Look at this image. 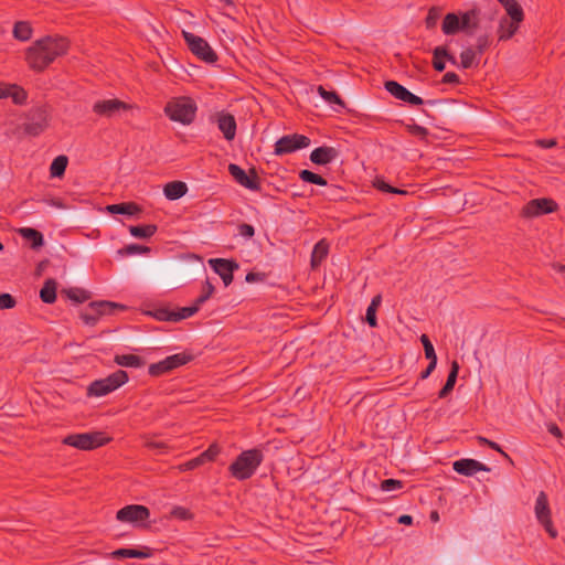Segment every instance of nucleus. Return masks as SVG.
Masks as SVG:
<instances>
[{"mask_svg": "<svg viewBox=\"0 0 565 565\" xmlns=\"http://www.w3.org/2000/svg\"><path fill=\"white\" fill-rule=\"evenodd\" d=\"M424 351H425V356H426L427 360H429V361H437V355H436V352H435L433 343L429 344V345H426L424 348Z\"/></svg>", "mask_w": 565, "mask_h": 565, "instance_id": "57", "label": "nucleus"}, {"mask_svg": "<svg viewBox=\"0 0 565 565\" xmlns=\"http://www.w3.org/2000/svg\"><path fill=\"white\" fill-rule=\"evenodd\" d=\"M487 45H488V38L487 36H480L478 39V51H479L480 54L483 52V50L487 47Z\"/></svg>", "mask_w": 565, "mask_h": 565, "instance_id": "61", "label": "nucleus"}, {"mask_svg": "<svg viewBox=\"0 0 565 565\" xmlns=\"http://www.w3.org/2000/svg\"><path fill=\"white\" fill-rule=\"evenodd\" d=\"M340 156V152L334 147L329 146H322L313 149L310 153V160L315 164L319 166H327L331 162H333L338 157Z\"/></svg>", "mask_w": 565, "mask_h": 565, "instance_id": "19", "label": "nucleus"}, {"mask_svg": "<svg viewBox=\"0 0 565 565\" xmlns=\"http://www.w3.org/2000/svg\"><path fill=\"white\" fill-rule=\"evenodd\" d=\"M153 554L150 547L143 546L141 548H118L109 554L113 559L121 558H149Z\"/></svg>", "mask_w": 565, "mask_h": 565, "instance_id": "23", "label": "nucleus"}, {"mask_svg": "<svg viewBox=\"0 0 565 565\" xmlns=\"http://www.w3.org/2000/svg\"><path fill=\"white\" fill-rule=\"evenodd\" d=\"M202 465H203L202 459L200 458V456H198V457L180 465L179 469L181 471H189V470H193Z\"/></svg>", "mask_w": 565, "mask_h": 565, "instance_id": "50", "label": "nucleus"}, {"mask_svg": "<svg viewBox=\"0 0 565 565\" xmlns=\"http://www.w3.org/2000/svg\"><path fill=\"white\" fill-rule=\"evenodd\" d=\"M459 82H460L459 76L454 72H448L443 77V83H445V84L455 85V84H459Z\"/></svg>", "mask_w": 565, "mask_h": 565, "instance_id": "54", "label": "nucleus"}, {"mask_svg": "<svg viewBox=\"0 0 565 565\" xmlns=\"http://www.w3.org/2000/svg\"><path fill=\"white\" fill-rule=\"evenodd\" d=\"M434 60L433 66L437 72H443L445 70V62L447 60L451 64L456 65L457 61L455 56L448 53V50L445 46H437L433 51Z\"/></svg>", "mask_w": 565, "mask_h": 565, "instance_id": "24", "label": "nucleus"}, {"mask_svg": "<svg viewBox=\"0 0 565 565\" xmlns=\"http://www.w3.org/2000/svg\"><path fill=\"white\" fill-rule=\"evenodd\" d=\"M172 515L180 520H188V519H190L191 513L189 512V510H186L182 507H178L172 510Z\"/></svg>", "mask_w": 565, "mask_h": 565, "instance_id": "52", "label": "nucleus"}, {"mask_svg": "<svg viewBox=\"0 0 565 565\" xmlns=\"http://www.w3.org/2000/svg\"><path fill=\"white\" fill-rule=\"evenodd\" d=\"M520 23L521 22H516V21L508 19V18H502L500 20L499 30H498L499 40L505 41V40L511 39L519 30Z\"/></svg>", "mask_w": 565, "mask_h": 565, "instance_id": "26", "label": "nucleus"}, {"mask_svg": "<svg viewBox=\"0 0 565 565\" xmlns=\"http://www.w3.org/2000/svg\"><path fill=\"white\" fill-rule=\"evenodd\" d=\"M558 205L553 199L540 198L530 200L521 210V216L525 218H533L544 214L553 213L557 210Z\"/></svg>", "mask_w": 565, "mask_h": 565, "instance_id": "12", "label": "nucleus"}, {"mask_svg": "<svg viewBox=\"0 0 565 565\" xmlns=\"http://www.w3.org/2000/svg\"><path fill=\"white\" fill-rule=\"evenodd\" d=\"M110 440L102 431L72 434L63 439V444L81 450H93L106 445Z\"/></svg>", "mask_w": 565, "mask_h": 565, "instance_id": "5", "label": "nucleus"}, {"mask_svg": "<svg viewBox=\"0 0 565 565\" xmlns=\"http://www.w3.org/2000/svg\"><path fill=\"white\" fill-rule=\"evenodd\" d=\"M68 50V41L62 36H45L36 40L25 52L29 66L38 72L44 71L56 57Z\"/></svg>", "mask_w": 565, "mask_h": 565, "instance_id": "1", "label": "nucleus"}, {"mask_svg": "<svg viewBox=\"0 0 565 565\" xmlns=\"http://www.w3.org/2000/svg\"><path fill=\"white\" fill-rule=\"evenodd\" d=\"M537 143L543 148H553L556 146L555 139H541L537 141Z\"/></svg>", "mask_w": 565, "mask_h": 565, "instance_id": "60", "label": "nucleus"}, {"mask_svg": "<svg viewBox=\"0 0 565 565\" xmlns=\"http://www.w3.org/2000/svg\"><path fill=\"white\" fill-rule=\"evenodd\" d=\"M310 145V139L305 135H286L279 138L275 143V154L284 156L295 152L299 149L307 148Z\"/></svg>", "mask_w": 565, "mask_h": 565, "instance_id": "13", "label": "nucleus"}, {"mask_svg": "<svg viewBox=\"0 0 565 565\" xmlns=\"http://www.w3.org/2000/svg\"><path fill=\"white\" fill-rule=\"evenodd\" d=\"M188 191V186L182 181H172L164 185L163 193L168 200H178Z\"/></svg>", "mask_w": 565, "mask_h": 565, "instance_id": "27", "label": "nucleus"}, {"mask_svg": "<svg viewBox=\"0 0 565 565\" xmlns=\"http://www.w3.org/2000/svg\"><path fill=\"white\" fill-rule=\"evenodd\" d=\"M216 124L226 140L231 141L235 138L236 120L233 115L224 111L218 113L216 115Z\"/></svg>", "mask_w": 565, "mask_h": 565, "instance_id": "22", "label": "nucleus"}, {"mask_svg": "<svg viewBox=\"0 0 565 565\" xmlns=\"http://www.w3.org/2000/svg\"><path fill=\"white\" fill-rule=\"evenodd\" d=\"M264 460L260 449L253 448L242 451L230 465L228 471L237 480L249 479Z\"/></svg>", "mask_w": 565, "mask_h": 565, "instance_id": "2", "label": "nucleus"}, {"mask_svg": "<svg viewBox=\"0 0 565 565\" xmlns=\"http://www.w3.org/2000/svg\"><path fill=\"white\" fill-rule=\"evenodd\" d=\"M477 26V18L475 11H469L459 18L456 13H448L445 15L441 30L446 35L456 34L460 30L471 31Z\"/></svg>", "mask_w": 565, "mask_h": 565, "instance_id": "6", "label": "nucleus"}, {"mask_svg": "<svg viewBox=\"0 0 565 565\" xmlns=\"http://www.w3.org/2000/svg\"><path fill=\"white\" fill-rule=\"evenodd\" d=\"M132 106L117 98L99 99L94 103L93 111L98 117L113 118L118 116L121 111L131 109Z\"/></svg>", "mask_w": 565, "mask_h": 565, "instance_id": "14", "label": "nucleus"}, {"mask_svg": "<svg viewBox=\"0 0 565 565\" xmlns=\"http://www.w3.org/2000/svg\"><path fill=\"white\" fill-rule=\"evenodd\" d=\"M399 524L411 525L413 523V518L408 514H403L398 518Z\"/></svg>", "mask_w": 565, "mask_h": 565, "instance_id": "63", "label": "nucleus"}, {"mask_svg": "<svg viewBox=\"0 0 565 565\" xmlns=\"http://www.w3.org/2000/svg\"><path fill=\"white\" fill-rule=\"evenodd\" d=\"M196 110L195 102L186 96L174 97L170 99L164 107V114L172 121H178L183 125H190L194 120Z\"/></svg>", "mask_w": 565, "mask_h": 565, "instance_id": "3", "label": "nucleus"}, {"mask_svg": "<svg viewBox=\"0 0 565 565\" xmlns=\"http://www.w3.org/2000/svg\"><path fill=\"white\" fill-rule=\"evenodd\" d=\"M534 512L539 523L545 529L551 537L555 539L557 536V531L553 525L548 499L544 491H541L536 498Z\"/></svg>", "mask_w": 565, "mask_h": 565, "instance_id": "11", "label": "nucleus"}, {"mask_svg": "<svg viewBox=\"0 0 565 565\" xmlns=\"http://www.w3.org/2000/svg\"><path fill=\"white\" fill-rule=\"evenodd\" d=\"M381 300H382L381 296L376 295L372 299L371 303L369 305V307L366 309L365 319H366V322L369 323L370 327H376V324H377L376 310H377V307L381 303Z\"/></svg>", "mask_w": 565, "mask_h": 565, "instance_id": "36", "label": "nucleus"}, {"mask_svg": "<svg viewBox=\"0 0 565 565\" xmlns=\"http://www.w3.org/2000/svg\"><path fill=\"white\" fill-rule=\"evenodd\" d=\"M214 286L210 280H206L202 287V294L195 299L196 305L200 307L213 295Z\"/></svg>", "mask_w": 565, "mask_h": 565, "instance_id": "45", "label": "nucleus"}, {"mask_svg": "<svg viewBox=\"0 0 565 565\" xmlns=\"http://www.w3.org/2000/svg\"><path fill=\"white\" fill-rule=\"evenodd\" d=\"M257 277H258V275H257V274H255V273H248V274L246 275V278H245V279H246V281H247V282H254V281H256Z\"/></svg>", "mask_w": 565, "mask_h": 565, "instance_id": "64", "label": "nucleus"}, {"mask_svg": "<svg viewBox=\"0 0 565 565\" xmlns=\"http://www.w3.org/2000/svg\"><path fill=\"white\" fill-rule=\"evenodd\" d=\"M329 254V244L326 242V239L319 241L311 253V260L310 265L312 269H317L321 263L327 258Z\"/></svg>", "mask_w": 565, "mask_h": 565, "instance_id": "25", "label": "nucleus"}, {"mask_svg": "<svg viewBox=\"0 0 565 565\" xmlns=\"http://www.w3.org/2000/svg\"><path fill=\"white\" fill-rule=\"evenodd\" d=\"M192 360V355L185 352L177 353L166 359L152 363L148 367V373L151 376H161L166 373H169L182 365H185Z\"/></svg>", "mask_w": 565, "mask_h": 565, "instance_id": "9", "label": "nucleus"}, {"mask_svg": "<svg viewBox=\"0 0 565 565\" xmlns=\"http://www.w3.org/2000/svg\"><path fill=\"white\" fill-rule=\"evenodd\" d=\"M402 487H403L402 481L396 480V479H385L381 483V490H383L385 492L395 491V490L401 489Z\"/></svg>", "mask_w": 565, "mask_h": 565, "instance_id": "47", "label": "nucleus"}, {"mask_svg": "<svg viewBox=\"0 0 565 565\" xmlns=\"http://www.w3.org/2000/svg\"><path fill=\"white\" fill-rule=\"evenodd\" d=\"M106 211L111 214L135 215L140 213L141 209L134 202H125L119 204L107 205Z\"/></svg>", "mask_w": 565, "mask_h": 565, "instance_id": "28", "label": "nucleus"}, {"mask_svg": "<svg viewBox=\"0 0 565 565\" xmlns=\"http://www.w3.org/2000/svg\"><path fill=\"white\" fill-rule=\"evenodd\" d=\"M452 468L456 472L470 477L479 471H490L482 462L475 459H460L454 462Z\"/></svg>", "mask_w": 565, "mask_h": 565, "instance_id": "20", "label": "nucleus"}, {"mask_svg": "<svg viewBox=\"0 0 565 565\" xmlns=\"http://www.w3.org/2000/svg\"><path fill=\"white\" fill-rule=\"evenodd\" d=\"M125 307L111 301H93L85 308L81 318L87 326H95L103 315H110L115 309H124Z\"/></svg>", "mask_w": 565, "mask_h": 565, "instance_id": "10", "label": "nucleus"}, {"mask_svg": "<svg viewBox=\"0 0 565 565\" xmlns=\"http://www.w3.org/2000/svg\"><path fill=\"white\" fill-rule=\"evenodd\" d=\"M17 305L14 297L10 294H0V309H12Z\"/></svg>", "mask_w": 565, "mask_h": 565, "instance_id": "48", "label": "nucleus"}, {"mask_svg": "<svg viewBox=\"0 0 565 565\" xmlns=\"http://www.w3.org/2000/svg\"><path fill=\"white\" fill-rule=\"evenodd\" d=\"M238 234L245 238H252L255 235V228L250 224L243 223L238 225Z\"/></svg>", "mask_w": 565, "mask_h": 565, "instance_id": "51", "label": "nucleus"}, {"mask_svg": "<svg viewBox=\"0 0 565 565\" xmlns=\"http://www.w3.org/2000/svg\"><path fill=\"white\" fill-rule=\"evenodd\" d=\"M477 64V52L468 47L460 54V65L462 68H470Z\"/></svg>", "mask_w": 565, "mask_h": 565, "instance_id": "39", "label": "nucleus"}, {"mask_svg": "<svg viewBox=\"0 0 565 565\" xmlns=\"http://www.w3.org/2000/svg\"><path fill=\"white\" fill-rule=\"evenodd\" d=\"M56 288L57 282L54 279H46L40 290L41 300L45 303H53L56 300Z\"/></svg>", "mask_w": 565, "mask_h": 565, "instance_id": "31", "label": "nucleus"}, {"mask_svg": "<svg viewBox=\"0 0 565 565\" xmlns=\"http://www.w3.org/2000/svg\"><path fill=\"white\" fill-rule=\"evenodd\" d=\"M65 292L75 302H84L89 299V294L82 288H70Z\"/></svg>", "mask_w": 565, "mask_h": 565, "instance_id": "43", "label": "nucleus"}, {"mask_svg": "<svg viewBox=\"0 0 565 565\" xmlns=\"http://www.w3.org/2000/svg\"><path fill=\"white\" fill-rule=\"evenodd\" d=\"M409 131L414 136H417V137H420V138L426 137L427 134H428V131H427V129L425 127L416 125V124L409 126Z\"/></svg>", "mask_w": 565, "mask_h": 565, "instance_id": "53", "label": "nucleus"}, {"mask_svg": "<svg viewBox=\"0 0 565 565\" xmlns=\"http://www.w3.org/2000/svg\"><path fill=\"white\" fill-rule=\"evenodd\" d=\"M157 232V226L153 224L130 226L129 233L137 238H149Z\"/></svg>", "mask_w": 565, "mask_h": 565, "instance_id": "35", "label": "nucleus"}, {"mask_svg": "<svg viewBox=\"0 0 565 565\" xmlns=\"http://www.w3.org/2000/svg\"><path fill=\"white\" fill-rule=\"evenodd\" d=\"M209 265L222 278L224 285L227 287L233 281V273L238 269V264L235 260L224 258H212Z\"/></svg>", "mask_w": 565, "mask_h": 565, "instance_id": "17", "label": "nucleus"}, {"mask_svg": "<svg viewBox=\"0 0 565 565\" xmlns=\"http://www.w3.org/2000/svg\"><path fill=\"white\" fill-rule=\"evenodd\" d=\"M128 382L126 371L117 370L105 379L96 380L87 388L89 396H105Z\"/></svg>", "mask_w": 565, "mask_h": 565, "instance_id": "4", "label": "nucleus"}, {"mask_svg": "<svg viewBox=\"0 0 565 565\" xmlns=\"http://www.w3.org/2000/svg\"><path fill=\"white\" fill-rule=\"evenodd\" d=\"M145 447L157 451L158 454H164L168 451L169 447L166 443L157 440L154 438H145Z\"/></svg>", "mask_w": 565, "mask_h": 565, "instance_id": "44", "label": "nucleus"}, {"mask_svg": "<svg viewBox=\"0 0 565 565\" xmlns=\"http://www.w3.org/2000/svg\"><path fill=\"white\" fill-rule=\"evenodd\" d=\"M150 516V511L145 505L130 504L117 511L116 519L124 523L143 522Z\"/></svg>", "mask_w": 565, "mask_h": 565, "instance_id": "15", "label": "nucleus"}, {"mask_svg": "<svg viewBox=\"0 0 565 565\" xmlns=\"http://www.w3.org/2000/svg\"><path fill=\"white\" fill-rule=\"evenodd\" d=\"M20 234L23 238L31 241L32 247L38 248L43 245L44 239L41 232L31 227L21 228Z\"/></svg>", "mask_w": 565, "mask_h": 565, "instance_id": "33", "label": "nucleus"}, {"mask_svg": "<svg viewBox=\"0 0 565 565\" xmlns=\"http://www.w3.org/2000/svg\"><path fill=\"white\" fill-rule=\"evenodd\" d=\"M228 172L234 178V180L242 186L252 191L259 190L260 185L258 177L254 170H252L250 175H248L239 166L231 163L228 166Z\"/></svg>", "mask_w": 565, "mask_h": 565, "instance_id": "18", "label": "nucleus"}, {"mask_svg": "<svg viewBox=\"0 0 565 565\" xmlns=\"http://www.w3.org/2000/svg\"><path fill=\"white\" fill-rule=\"evenodd\" d=\"M436 365H437V361H429V364L426 367V370L420 373V379L422 380L427 379L431 374V372L436 369Z\"/></svg>", "mask_w": 565, "mask_h": 565, "instance_id": "58", "label": "nucleus"}, {"mask_svg": "<svg viewBox=\"0 0 565 565\" xmlns=\"http://www.w3.org/2000/svg\"><path fill=\"white\" fill-rule=\"evenodd\" d=\"M199 309H200V306L196 305V302L194 301V303L192 306L183 307L178 310H173L174 316L172 319L174 322L181 321L183 319L190 318L193 315H195L199 311Z\"/></svg>", "mask_w": 565, "mask_h": 565, "instance_id": "38", "label": "nucleus"}, {"mask_svg": "<svg viewBox=\"0 0 565 565\" xmlns=\"http://www.w3.org/2000/svg\"><path fill=\"white\" fill-rule=\"evenodd\" d=\"M150 248L147 246L138 245V244H129L124 248L118 250V254L121 256H132L137 254H148Z\"/></svg>", "mask_w": 565, "mask_h": 565, "instance_id": "41", "label": "nucleus"}, {"mask_svg": "<svg viewBox=\"0 0 565 565\" xmlns=\"http://www.w3.org/2000/svg\"><path fill=\"white\" fill-rule=\"evenodd\" d=\"M116 364L125 367H141L145 365L142 358L136 354H116L114 358Z\"/></svg>", "mask_w": 565, "mask_h": 565, "instance_id": "30", "label": "nucleus"}, {"mask_svg": "<svg viewBox=\"0 0 565 565\" xmlns=\"http://www.w3.org/2000/svg\"><path fill=\"white\" fill-rule=\"evenodd\" d=\"M68 159L66 156L56 157L50 166V174L52 178H61L66 170Z\"/></svg>", "mask_w": 565, "mask_h": 565, "instance_id": "34", "label": "nucleus"}, {"mask_svg": "<svg viewBox=\"0 0 565 565\" xmlns=\"http://www.w3.org/2000/svg\"><path fill=\"white\" fill-rule=\"evenodd\" d=\"M12 33L14 39L26 42L32 38L33 30L29 22L18 21L14 23Z\"/></svg>", "mask_w": 565, "mask_h": 565, "instance_id": "32", "label": "nucleus"}, {"mask_svg": "<svg viewBox=\"0 0 565 565\" xmlns=\"http://www.w3.org/2000/svg\"><path fill=\"white\" fill-rule=\"evenodd\" d=\"M11 98L17 105H23L26 102V92L17 84H7L0 82V99Z\"/></svg>", "mask_w": 565, "mask_h": 565, "instance_id": "21", "label": "nucleus"}, {"mask_svg": "<svg viewBox=\"0 0 565 565\" xmlns=\"http://www.w3.org/2000/svg\"><path fill=\"white\" fill-rule=\"evenodd\" d=\"M50 109L47 106H36L29 110L26 121L24 122V131L31 136H39L49 126Z\"/></svg>", "mask_w": 565, "mask_h": 565, "instance_id": "7", "label": "nucleus"}, {"mask_svg": "<svg viewBox=\"0 0 565 565\" xmlns=\"http://www.w3.org/2000/svg\"><path fill=\"white\" fill-rule=\"evenodd\" d=\"M489 447L498 452H500L504 458H510L509 455L502 450V448L494 441L489 443Z\"/></svg>", "mask_w": 565, "mask_h": 565, "instance_id": "62", "label": "nucleus"}, {"mask_svg": "<svg viewBox=\"0 0 565 565\" xmlns=\"http://www.w3.org/2000/svg\"><path fill=\"white\" fill-rule=\"evenodd\" d=\"M182 35L190 51L200 60L206 63H214L217 61L216 53L203 38L194 35L188 31H182Z\"/></svg>", "mask_w": 565, "mask_h": 565, "instance_id": "8", "label": "nucleus"}, {"mask_svg": "<svg viewBox=\"0 0 565 565\" xmlns=\"http://www.w3.org/2000/svg\"><path fill=\"white\" fill-rule=\"evenodd\" d=\"M458 372H459V364L457 361H452L451 369L448 374L447 381H446L445 385L443 386V388L438 393L439 398L447 397L450 394V392L454 390V386L457 381Z\"/></svg>", "mask_w": 565, "mask_h": 565, "instance_id": "29", "label": "nucleus"}, {"mask_svg": "<svg viewBox=\"0 0 565 565\" xmlns=\"http://www.w3.org/2000/svg\"><path fill=\"white\" fill-rule=\"evenodd\" d=\"M438 19V12L436 9H430L429 12H428V15L426 18V24H427V28H433L435 26L436 24V21Z\"/></svg>", "mask_w": 565, "mask_h": 565, "instance_id": "55", "label": "nucleus"}, {"mask_svg": "<svg viewBox=\"0 0 565 565\" xmlns=\"http://www.w3.org/2000/svg\"><path fill=\"white\" fill-rule=\"evenodd\" d=\"M319 95L329 104L343 105L342 99L334 90H327L323 86L318 87Z\"/></svg>", "mask_w": 565, "mask_h": 565, "instance_id": "42", "label": "nucleus"}, {"mask_svg": "<svg viewBox=\"0 0 565 565\" xmlns=\"http://www.w3.org/2000/svg\"><path fill=\"white\" fill-rule=\"evenodd\" d=\"M384 87L396 99H399L412 106H420L424 104V100L420 97L414 95L407 88H405L403 85L395 81L385 82Z\"/></svg>", "mask_w": 565, "mask_h": 565, "instance_id": "16", "label": "nucleus"}, {"mask_svg": "<svg viewBox=\"0 0 565 565\" xmlns=\"http://www.w3.org/2000/svg\"><path fill=\"white\" fill-rule=\"evenodd\" d=\"M221 452V448L216 444H212L205 451L200 455L203 465L213 461Z\"/></svg>", "mask_w": 565, "mask_h": 565, "instance_id": "46", "label": "nucleus"}, {"mask_svg": "<svg viewBox=\"0 0 565 565\" xmlns=\"http://www.w3.org/2000/svg\"><path fill=\"white\" fill-rule=\"evenodd\" d=\"M299 178L303 182L313 183L322 186L327 185V180L324 178L310 170H301L299 173Z\"/></svg>", "mask_w": 565, "mask_h": 565, "instance_id": "40", "label": "nucleus"}, {"mask_svg": "<svg viewBox=\"0 0 565 565\" xmlns=\"http://www.w3.org/2000/svg\"><path fill=\"white\" fill-rule=\"evenodd\" d=\"M173 310H170L168 308H161L156 310L154 318L160 321H173Z\"/></svg>", "mask_w": 565, "mask_h": 565, "instance_id": "49", "label": "nucleus"}, {"mask_svg": "<svg viewBox=\"0 0 565 565\" xmlns=\"http://www.w3.org/2000/svg\"><path fill=\"white\" fill-rule=\"evenodd\" d=\"M547 429L554 437L562 438L563 433L556 424H550Z\"/></svg>", "mask_w": 565, "mask_h": 565, "instance_id": "59", "label": "nucleus"}, {"mask_svg": "<svg viewBox=\"0 0 565 565\" xmlns=\"http://www.w3.org/2000/svg\"><path fill=\"white\" fill-rule=\"evenodd\" d=\"M504 9L507 10V13L509 15L508 19L514 20L516 22L523 21V10L515 0H511V2L505 3Z\"/></svg>", "mask_w": 565, "mask_h": 565, "instance_id": "37", "label": "nucleus"}, {"mask_svg": "<svg viewBox=\"0 0 565 565\" xmlns=\"http://www.w3.org/2000/svg\"><path fill=\"white\" fill-rule=\"evenodd\" d=\"M374 185L377 190L382 192L393 193L394 186L386 183L384 180H376Z\"/></svg>", "mask_w": 565, "mask_h": 565, "instance_id": "56", "label": "nucleus"}]
</instances>
